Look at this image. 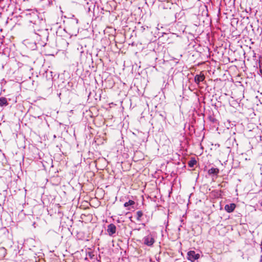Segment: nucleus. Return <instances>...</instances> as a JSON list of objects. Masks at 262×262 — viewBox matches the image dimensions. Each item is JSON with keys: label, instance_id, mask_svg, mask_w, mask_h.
Masks as SVG:
<instances>
[{"label": "nucleus", "instance_id": "13", "mask_svg": "<svg viewBox=\"0 0 262 262\" xmlns=\"http://www.w3.org/2000/svg\"><path fill=\"white\" fill-rule=\"evenodd\" d=\"M260 262H262V256H261V259L260 260Z\"/></svg>", "mask_w": 262, "mask_h": 262}, {"label": "nucleus", "instance_id": "12", "mask_svg": "<svg viewBox=\"0 0 262 262\" xmlns=\"http://www.w3.org/2000/svg\"><path fill=\"white\" fill-rule=\"evenodd\" d=\"M4 0H0V6L5 7L6 6V5L4 4Z\"/></svg>", "mask_w": 262, "mask_h": 262}, {"label": "nucleus", "instance_id": "1", "mask_svg": "<svg viewBox=\"0 0 262 262\" xmlns=\"http://www.w3.org/2000/svg\"><path fill=\"white\" fill-rule=\"evenodd\" d=\"M25 19L30 23L29 27L33 29L36 37H40V35L36 32L40 31L44 21L42 18H39L38 12L35 10H28L25 14Z\"/></svg>", "mask_w": 262, "mask_h": 262}, {"label": "nucleus", "instance_id": "3", "mask_svg": "<svg viewBox=\"0 0 262 262\" xmlns=\"http://www.w3.org/2000/svg\"><path fill=\"white\" fill-rule=\"evenodd\" d=\"M200 254L196 253L194 251H190L187 253V259L191 262L194 261L195 260L199 259Z\"/></svg>", "mask_w": 262, "mask_h": 262}, {"label": "nucleus", "instance_id": "8", "mask_svg": "<svg viewBox=\"0 0 262 262\" xmlns=\"http://www.w3.org/2000/svg\"><path fill=\"white\" fill-rule=\"evenodd\" d=\"M8 104L7 99L5 97L0 98V106H4Z\"/></svg>", "mask_w": 262, "mask_h": 262}, {"label": "nucleus", "instance_id": "4", "mask_svg": "<svg viewBox=\"0 0 262 262\" xmlns=\"http://www.w3.org/2000/svg\"><path fill=\"white\" fill-rule=\"evenodd\" d=\"M116 227L113 224H111L108 225L107 231L110 236H112L114 234L116 233Z\"/></svg>", "mask_w": 262, "mask_h": 262}, {"label": "nucleus", "instance_id": "6", "mask_svg": "<svg viewBox=\"0 0 262 262\" xmlns=\"http://www.w3.org/2000/svg\"><path fill=\"white\" fill-rule=\"evenodd\" d=\"M235 204L234 203H231L230 204L226 205L225 206V210L227 212H232L235 208Z\"/></svg>", "mask_w": 262, "mask_h": 262}, {"label": "nucleus", "instance_id": "11", "mask_svg": "<svg viewBox=\"0 0 262 262\" xmlns=\"http://www.w3.org/2000/svg\"><path fill=\"white\" fill-rule=\"evenodd\" d=\"M135 204V202L134 201H132V200H129V201L127 202H125L124 204V206L126 207H128L129 206H131V205H133Z\"/></svg>", "mask_w": 262, "mask_h": 262}, {"label": "nucleus", "instance_id": "7", "mask_svg": "<svg viewBox=\"0 0 262 262\" xmlns=\"http://www.w3.org/2000/svg\"><path fill=\"white\" fill-rule=\"evenodd\" d=\"M208 173L210 175L214 174L217 176L219 173V169L216 168L212 167L208 170Z\"/></svg>", "mask_w": 262, "mask_h": 262}, {"label": "nucleus", "instance_id": "2", "mask_svg": "<svg viewBox=\"0 0 262 262\" xmlns=\"http://www.w3.org/2000/svg\"><path fill=\"white\" fill-rule=\"evenodd\" d=\"M143 243L149 247L153 245L155 242L154 235L153 234L149 233L148 234L144 236L142 239Z\"/></svg>", "mask_w": 262, "mask_h": 262}, {"label": "nucleus", "instance_id": "14", "mask_svg": "<svg viewBox=\"0 0 262 262\" xmlns=\"http://www.w3.org/2000/svg\"><path fill=\"white\" fill-rule=\"evenodd\" d=\"M260 205H261V206H262V201H261V203H260Z\"/></svg>", "mask_w": 262, "mask_h": 262}, {"label": "nucleus", "instance_id": "10", "mask_svg": "<svg viewBox=\"0 0 262 262\" xmlns=\"http://www.w3.org/2000/svg\"><path fill=\"white\" fill-rule=\"evenodd\" d=\"M137 220L138 221H141V218L143 216V212L141 211H138L136 212Z\"/></svg>", "mask_w": 262, "mask_h": 262}, {"label": "nucleus", "instance_id": "9", "mask_svg": "<svg viewBox=\"0 0 262 262\" xmlns=\"http://www.w3.org/2000/svg\"><path fill=\"white\" fill-rule=\"evenodd\" d=\"M196 164V161L194 159H191L189 162H188V166L189 167L192 168L194 166V165Z\"/></svg>", "mask_w": 262, "mask_h": 262}, {"label": "nucleus", "instance_id": "5", "mask_svg": "<svg viewBox=\"0 0 262 262\" xmlns=\"http://www.w3.org/2000/svg\"><path fill=\"white\" fill-rule=\"evenodd\" d=\"M205 79V75L202 72L200 74H197L194 77V82L199 84L201 82H202Z\"/></svg>", "mask_w": 262, "mask_h": 262}]
</instances>
